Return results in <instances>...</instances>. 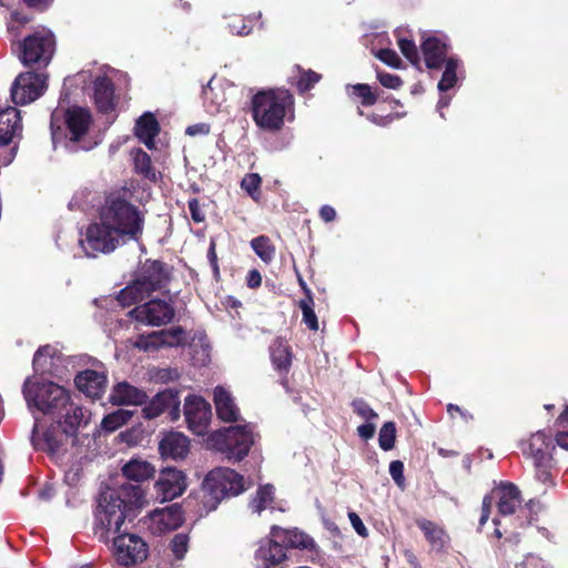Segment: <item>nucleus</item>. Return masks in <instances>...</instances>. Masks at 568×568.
I'll list each match as a JSON object with an SVG mask.
<instances>
[{
    "label": "nucleus",
    "instance_id": "1",
    "mask_svg": "<svg viewBox=\"0 0 568 568\" xmlns=\"http://www.w3.org/2000/svg\"><path fill=\"white\" fill-rule=\"evenodd\" d=\"M143 491L135 485H123L119 490L106 489L100 494L95 510L94 534L100 541H108L118 534L132 507H140Z\"/></svg>",
    "mask_w": 568,
    "mask_h": 568
},
{
    "label": "nucleus",
    "instance_id": "2",
    "mask_svg": "<svg viewBox=\"0 0 568 568\" xmlns=\"http://www.w3.org/2000/svg\"><path fill=\"white\" fill-rule=\"evenodd\" d=\"M251 113L258 129L277 132L293 119V95L284 89L261 90L251 99Z\"/></svg>",
    "mask_w": 568,
    "mask_h": 568
},
{
    "label": "nucleus",
    "instance_id": "3",
    "mask_svg": "<svg viewBox=\"0 0 568 568\" xmlns=\"http://www.w3.org/2000/svg\"><path fill=\"white\" fill-rule=\"evenodd\" d=\"M100 219L125 242L138 241L143 232L144 214L130 202L125 190L113 192L105 199Z\"/></svg>",
    "mask_w": 568,
    "mask_h": 568
},
{
    "label": "nucleus",
    "instance_id": "4",
    "mask_svg": "<svg viewBox=\"0 0 568 568\" xmlns=\"http://www.w3.org/2000/svg\"><path fill=\"white\" fill-rule=\"evenodd\" d=\"M92 124V116L88 109L81 106L69 108L64 113L53 111L51 114L52 142L57 145L60 142L81 143L80 148L89 150L87 136Z\"/></svg>",
    "mask_w": 568,
    "mask_h": 568
},
{
    "label": "nucleus",
    "instance_id": "5",
    "mask_svg": "<svg viewBox=\"0 0 568 568\" xmlns=\"http://www.w3.org/2000/svg\"><path fill=\"white\" fill-rule=\"evenodd\" d=\"M22 393L29 409L36 408L54 417L68 408L69 393L53 382L40 379L37 376L28 377Z\"/></svg>",
    "mask_w": 568,
    "mask_h": 568
},
{
    "label": "nucleus",
    "instance_id": "6",
    "mask_svg": "<svg viewBox=\"0 0 568 568\" xmlns=\"http://www.w3.org/2000/svg\"><path fill=\"white\" fill-rule=\"evenodd\" d=\"M168 282V267L160 261L146 260L135 280L119 292L116 300L122 306L140 303L151 292L164 287Z\"/></svg>",
    "mask_w": 568,
    "mask_h": 568
},
{
    "label": "nucleus",
    "instance_id": "7",
    "mask_svg": "<svg viewBox=\"0 0 568 568\" xmlns=\"http://www.w3.org/2000/svg\"><path fill=\"white\" fill-rule=\"evenodd\" d=\"M257 434L253 424L235 425L222 428L210 435L212 448L231 462H241L254 445Z\"/></svg>",
    "mask_w": 568,
    "mask_h": 568
},
{
    "label": "nucleus",
    "instance_id": "8",
    "mask_svg": "<svg viewBox=\"0 0 568 568\" xmlns=\"http://www.w3.org/2000/svg\"><path fill=\"white\" fill-rule=\"evenodd\" d=\"M203 490L207 498L204 504L213 510L224 497L237 496L245 490L244 478L231 468L217 467L206 475Z\"/></svg>",
    "mask_w": 568,
    "mask_h": 568
},
{
    "label": "nucleus",
    "instance_id": "9",
    "mask_svg": "<svg viewBox=\"0 0 568 568\" xmlns=\"http://www.w3.org/2000/svg\"><path fill=\"white\" fill-rule=\"evenodd\" d=\"M18 57L23 65H48L55 50L51 30L41 27L18 43Z\"/></svg>",
    "mask_w": 568,
    "mask_h": 568
},
{
    "label": "nucleus",
    "instance_id": "10",
    "mask_svg": "<svg viewBox=\"0 0 568 568\" xmlns=\"http://www.w3.org/2000/svg\"><path fill=\"white\" fill-rule=\"evenodd\" d=\"M124 243L126 242L121 235L101 220L90 224L84 235L79 239V245L88 257L111 253Z\"/></svg>",
    "mask_w": 568,
    "mask_h": 568
},
{
    "label": "nucleus",
    "instance_id": "11",
    "mask_svg": "<svg viewBox=\"0 0 568 568\" xmlns=\"http://www.w3.org/2000/svg\"><path fill=\"white\" fill-rule=\"evenodd\" d=\"M174 307L163 298H153L135 306L129 315L136 322L149 326H162L174 317Z\"/></svg>",
    "mask_w": 568,
    "mask_h": 568
},
{
    "label": "nucleus",
    "instance_id": "12",
    "mask_svg": "<svg viewBox=\"0 0 568 568\" xmlns=\"http://www.w3.org/2000/svg\"><path fill=\"white\" fill-rule=\"evenodd\" d=\"M45 89L44 73L24 72L16 78L11 87V98L16 104L26 105L39 99Z\"/></svg>",
    "mask_w": 568,
    "mask_h": 568
},
{
    "label": "nucleus",
    "instance_id": "13",
    "mask_svg": "<svg viewBox=\"0 0 568 568\" xmlns=\"http://www.w3.org/2000/svg\"><path fill=\"white\" fill-rule=\"evenodd\" d=\"M113 556L123 566L142 562L148 557V545L139 536L119 535L113 539Z\"/></svg>",
    "mask_w": 568,
    "mask_h": 568
},
{
    "label": "nucleus",
    "instance_id": "14",
    "mask_svg": "<svg viewBox=\"0 0 568 568\" xmlns=\"http://www.w3.org/2000/svg\"><path fill=\"white\" fill-rule=\"evenodd\" d=\"M184 416L187 428L195 435H203L211 420V405L200 396L189 395L184 400Z\"/></svg>",
    "mask_w": 568,
    "mask_h": 568
},
{
    "label": "nucleus",
    "instance_id": "15",
    "mask_svg": "<svg viewBox=\"0 0 568 568\" xmlns=\"http://www.w3.org/2000/svg\"><path fill=\"white\" fill-rule=\"evenodd\" d=\"M67 434L61 430L60 425H51L43 428L36 419L31 442L37 450H42L51 456H57L61 453Z\"/></svg>",
    "mask_w": 568,
    "mask_h": 568
},
{
    "label": "nucleus",
    "instance_id": "16",
    "mask_svg": "<svg viewBox=\"0 0 568 568\" xmlns=\"http://www.w3.org/2000/svg\"><path fill=\"white\" fill-rule=\"evenodd\" d=\"M180 404L179 393L174 389H165L158 393L150 402H145L142 413L144 418L153 419L168 412L171 420L175 422L180 418Z\"/></svg>",
    "mask_w": 568,
    "mask_h": 568
},
{
    "label": "nucleus",
    "instance_id": "17",
    "mask_svg": "<svg viewBox=\"0 0 568 568\" xmlns=\"http://www.w3.org/2000/svg\"><path fill=\"white\" fill-rule=\"evenodd\" d=\"M186 477L182 470L173 467L163 468L155 481L158 498L164 503L180 497L186 489Z\"/></svg>",
    "mask_w": 568,
    "mask_h": 568
},
{
    "label": "nucleus",
    "instance_id": "18",
    "mask_svg": "<svg viewBox=\"0 0 568 568\" xmlns=\"http://www.w3.org/2000/svg\"><path fill=\"white\" fill-rule=\"evenodd\" d=\"M183 524L182 509L178 504L153 510L148 517V528L154 535L174 530Z\"/></svg>",
    "mask_w": 568,
    "mask_h": 568
},
{
    "label": "nucleus",
    "instance_id": "19",
    "mask_svg": "<svg viewBox=\"0 0 568 568\" xmlns=\"http://www.w3.org/2000/svg\"><path fill=\"white\" fill-rule=\"evenodd\" d=\"M183 331L181 328L162 329L148 335H140L133 346L144 351L154 352L161 347L178 346L182 342Z\"/></svg>",
    "mask_w": 568,
    "mask_h": 568
},
{
    "label": "nucleus",
    "instance_id": "20",
    "mask_svg": "<svg viewBox=\"0 0 568 568\" xmlns=\"http://www.w3.org/2000/svg\"><path fill=\"white\" fill-rule=\"evenodd\" d=\"M521 452L531 458L534 464L551 462V452L555 449L552 439L542 430L532 434L528 439L520 443Z\"/></svg>",
    "mask_w": 568,
    "mask_h": 568
},
{
    "label": "nucleus",
    "instance_id": "21",
    "mask_svg": "<svg viewBox=\"0 0 568 568\" xmlns=\"http://www.w3.org/2000/svg\"><path fill=\"white\" fill-rule=\"evenodd\" d=\"M488 497H491V501L496 500L503 516L513 515L523 501L519 488L513 483H500Z\"/></svg>",
    "mask_w": 568,
    "mask_h": 568
},
{
    "label": "nucleus",
    "instance_id": "22",
    "mask_svg": "<svg viewBox=\"0 0 568 568\" xmlns=\"http://www.w3.org/2000/svg\"><path fill=\"white\" fill-rule=\"evenodd\" d=\"M286 558L284 546L271 534L270 538L262 541L256 550V559L260 562V568H282L281 565Z\"/></svg>",
    "mask_w": 568,
    "mask_h": 568
},
{
    "label": "nucleus",
    "instance_id": "23",
    "mask_svg": "<svg viewBox=\"0 0 568 568\" xmlns=\"http://www.w3.org/2000/svg\"><path fill=\"white\" fill-rule=\"evenodd\" d=\"M106 375L104 371L85 369L77 374L75 386L85 396L99 398L106 387Z\"/></svg>",
    "mask_w": 568,
    "mask_h": 568
},
{
    "label": "nucleus",
    "instance_id": "24",
    "mask_svg": "<svg viewBox=\"0 0 568 568\" xmlns=\"http://www.w3.org/2000/svg\"><path fill=\"white\" fill-rule=\"evenodd\" d=\"M190 449V440L182 433L171 432L159 443V452L163 458L182 459Z\"/></svg>",
    "mask_w": 568,
    "mask_h": 568
},
{
    "label": "nucleus",
    "instance_id": "25",
    "mask_svg": "<svg viewBox=\"0 0 568 568\" xmlns=\"http://www.w3.org/2000/svg\"><path fill=\"white\" fill-rule=\"evenodd\" d=\"M110 400L119 406H139L148 400V395L144 390L126 382H121L113 386Z\"/></svg>",
    "mask_w": 568,
    "mask_h": 568
},
{
    "label": "nucleus",
    "instance_id": "26",
    "mask_svg": "<svg viewBox=\"0 0 568 568\" xmlns=\"http://www.w3.org/2000/svg\"><path fill=\"white\" fill-rule=\"evenodd\" d=\"M93 99L100 112L109 114L114 111V88L113 83L106 75H99L94 79Z\"/></svg>",
    "mask_w": 568,
    "mask_h": 568
},
{
    "label": "nucleus",
    "instance_id": "27",
    "mask_svg": "<svg viewBox=\"0 0 568 568\" xmlns=\"http://www.w3.org/2000/svg\"><path fill=\"white\" fill-rule=\"evenodd\" d=\"M213 395L219 418L226 423L236 422L240 417V409L231 393L223 386H216Z\"/></svg>",
    "mask_w": 568,
    "mask_h": 568
},
{
    "label": "nucleus",
    "instance_id": "28",
    "mask_svg": "<svg viewBox=\"0 0 568 568\" xmlns=\"http://www.w3.org/2000/svg\"><path fill=\"white\" fill-rule=\"evenodd\" d=\"M271 535L277 538L284 548L313 549L315 546L313 538L298 529H283L280 526H272Z\"/></svg>",
    "mask_w": 568,
    "mask_h": 568
},
{
    "label": "nucleus",
    "instance_id": "29",
    "mask_svg": "<svg viewBox=\"0 0 568 568\" xmlns=\"http://www.w3.org/2000/svg\"><path fill=\"white\" fill-rule=\"evenodd\" d=\"M422 52L426 67L428 69H436L440 67L445 59L447 45L443 39L436 36H427L422 42Z\"/></svg>",
    "mask_w": 568,
    "mask_h": 568
},
{
    "label": "nucleus",
    "instance_id": "30",
    "mask_svg": "<svg viewBox=\"0 0 568 568\" xmlns=\"http://www.w3.org/2000/svg\"><path fill=\"white\" fill-rule=\"evenodd\" d=\"M21 131L20 112L9 106L0 111V145L9 144Z\"/></svg>",
    "mask_w": 568,
    "mask_h": 568
},
{
    "label": "nucleus",
    "instance_id": "31",
    "mask_svg": "<svg viewBox=\"0 0 568 568\" xmlns=\"http://www.w3.org/2000/svg\"><path fill=\"white\" fill-rule=\"evenodd\" d=\"M159 123L151 113H144L135 123V135L148 149L154 148V138L159 133Z\"/></svg>",
    "mask_w": 568,
    "mask_h": 568
},
{
    "label": "nucleus",
    "instance_id": "32",
    "mask_svg": "<svg viewBox=\"0 0 568 568\" xmlns=\"http://www.w3.org/2000/svg\"><path fill=\"white\" fill-rule=\"evenodd\" d=\"M122 474L129 480L141 483L154 476L155 467L148 460L133 458L122 467Z\"/></svg>",
    "mask_w": 568,
    "mask_h": 568
},
{
    "label": "nucleus",
    "instance_id": "33",
    "mask_svg": "<svg viewBox=\"0 0 568 568\" xmlns=\"http://www.w3.org/2000/svg\"><path fill=\"white\" fill-rule=\"evenodd\" d=\"M416 524L433 549L439 551L447 546L449 537L439 525L427 519H418Z\"/></svg>",
    "mask_w": 568,
    "mask_h": 568
},
{
    "label": "nucleus",
    "instance_id": "34",
    "mask_svg": "<svg viewBox=\"0 0 568 568\" xmlns=\"http://www.w3.org/2000/svg\"><path fill=\"white\" fill-rule=\"evenodd\" d=\"M55 361V349L53 347L50 345L40 347L33 357V368L36 374L53 375Z\"/></svg>",
    "mask_w": 568,
    "mask_h": 568
},
{
    "label": "nucleus",
    "instance_id": "35",
    "mask_svg": "<svg viewBox=\"0 0 568 568\" xmlns=\"http://www.w3.org/2000/svg\"><path fill=\"white\" fill-rule=\"evenodd\" d=\"M273 365L278 371H287L292 363V354L287 343L277 338L270 347Z\"/></svg>",
    "mask_w": 568,
    "mask_h": 568
},
{
    "label": "nucleus",
    "instance_id": "36",
    "mask_svg": "<svg viewBox=\"0 0 568 568\" xmlns=\"http://www.w3.org/2000/svg\"><path fill=\"white\" fill-rule=\"evenodd\" d=\"M53 418H57L59 423L63 420L71 428H74L87 423L88 412L82 407L74 405L69 399L68 408H65L62 414L55 415Z\"/></svg>",
    "mask_w": 568,
    "mask_h": 568
},
{
    "label": "nucleus",
    "instance_id": "37",
    "mask_svg": "<svg viewBox=\"0 0 568 568\" xmlns=\"http://www.w3.org/2000/svg\"><path fill=\"white\" fill-rule=\"evenodd\" d=\"M135 171L150 181H156V172L152 166L151 158L141 149L133 151Z\"/></svg>",
    "mask_w": 568,
    "mask_h": 568
},
{
    "label": "nucleus",
    "instance_id": "38",
    "mask_svg": "<svg viewBox=\"0 0 568 568\" xmlns=\"http://www.w3.org/2000/svg\"><path fill=\"white\" fill-rule=\"evenodd\" d=\"M274 499V487L272 485L261 486L255 497L250 503V508L253 513L261 514L264 509L268 508Z\"/></svg>",
    "mask_w": 568,
    "mask_h": 568
},
{
    "label": "nucleus",
    "instance_id": "39",
    "mask_svg": "<svg viewBox=\"0 0 568 568\" xmlns=\"http://www.w3.org/2000/svg\"><path fill=\"white\" fill-rule=\"evenodd\" d=\"M346 92L349 97L361 99V103L365 106L374 105L377 101L376 94L368 84H347Z\"/></svg>",
    "mask_w": 568,
    "mask_h": 568
},
{
    "label": "nucleus",
    "instance_id": "40",
    "mask_svg": "<svg viewBox=\"0 0 568 568\" xmlns=\"http://www.w3.org/2000/svg\"><path fill=\"white\" fill-rule=\"evenodd\" d=\"M132 417V413L126 409H116L115 412L106 415L102 422L101 427L106 432H114Z\"/></svg>",
    "mask_w": 568,
    "mask_h": 568
},
{
    "label": "nucleus",
    "instance_id": "41",
    "mask_svg": "<svg viewBox=\"0 0 568 568\" xmlns=\"http://www.w3.org/2000/svg\"><path fill=\"white\" fill-rule=\"evenodd\" d=\"M251 246L255 254L265 263L273 261L275 255V247L266 236H257L251 241Z\"/></svg>",
    "mask_w": 568,
    "mask_h": 568
},
{
    "label": "nucleus",
    "instance_id": "42",
    "mask_svg": "<svg viewBox=\"0 0 568 568\" xmlns=\"http://www.w3.org/2000/svg\"><path fill=\"white\" fill-rule=\"evenodd\" d=\"M457 67H458V60H456L454 58H449L446 61V67H445L444 73L438 83V90L440 92H446L449 89L455 87V84L457 82Z\"/></svg>",
    "mask_w": 568,
    "mask_h": 568
},
{
    "label": "nucleus",
    "instance_id": "43",
    "mask_svg": "<svg viewBox=\"0 0 568 568\" xmlns=\"http://www.w3.org/2000/svg\"><path fill=\"white\" fill-rule=\"evenodd\" d=\"M305 292L307 293V298L302 300L300 302V307L303 313V322L306 324V326L312 331L318 329V322L317 316L313 310V298L311 296L310 290L305 288Z\"/></svg>",
    "mask_w": 568,
    "mask_h": 568
},
{
    "label": "nucleus",
    "instance_id": "44",
    "mask_svg": "<svg viewBox=\"0 0 568 568\" xmlns=\"http://www.w3.org/2000/svg\"><path fill=\"white\" fill-rule=\"evenodd\" d=\"M396 426L393 422L385 423L378 434V444L383 450H390L395 445Z\"/></svg>",
    "mask_w": 568,
    "mask_h": 568
},
{
    "label": "nucleus",
    "instance_id": "45",
    "mask_svg": "<svg viewBox=\"0 0 568 568\" xmlns=\"http://www.w3.org/2000/svg\"><path fill=\"white\" fill-rule=\"evenodd\" d=\"M203 103L209 113H215L220 110L222 100L217 98L214 89L211 87V82L202 90Z\"/></svg>",
    "mask_w": 568,
    "mask_h": 568
},
{
    "label": "nucleus",
    "instance_id": "46",
    "mask_svg": "<svg viewBox=\"0 0 568 568\" xmlns=\"http://www.w3.org/2000/svg\"><path fill=\"white\" fill-rule=\"evenodd\" d=\"M170 547L176 559L184 558L189 549V536L186 534H176L172 538Z\"/></svg>",
    "mask_w": 568,
    "mask_h": 568
},
{
    "label": "nucleus",
    "instance_id": "47",
    "mask_svg": "<svg viewBox=\"0 0 568 568\" xmlns=\"http://www.w3.org/2000/svg\"><path fill=\"white\" fill-rule=\"evenodd\" d=\"M398 47L402 53L414 65H418L420 62L418 49L414 41L408 39H399Z\"/></svg>",
    "mask_w": 568,
    "mask_h": 568
},
{
    "label": "nucleus",
    "instance_id": "48",
    "mask_svg": "<svg viewBox=\"0 0 568 568\" xmlns=\"http://www.w3.org/2000/svg\"><path fill=\"white\" fill-rule=\"evenodd\" d=\"M321 74L316 73L315 71L304 70L301 72V75L297 80V89L301 92L308 91L321 80Z\"/></svg>",
    "mask_w": 568,
    "mask_h": 568
},
{
    "label": "nucleus",
    "instance_id": "49",
    "mask_svg": "<svg viewBox=\"0 0 568 568\" xmlns=\"http://www.w3.org/2000/svg\"><path fill=\"white\" fill-rule=\"evenodd\" d=\"M352 406L354 412L367 422L378 417L377 413L363 399H354Z\"/></svg>",
    "mask_w": 568,
    "mask_h": 568
},
{
    "label": "nucleus",
    "instance_id": "50",
    "mask_svg": "<svg viewBox=\"0 0 568 568\" xmlns=\"http://www.w3.org/2000/svg\"><path fill=\"white\" fill-rule=\"evenodd\" d=\"M260 185L261 178L256 173L246 174L241 182L242 189L245 190L254 199L258 192Z\"/></svg>",
    "mask_w": 568,
    "mask_h": 568
},
{
    "label": "nucleus",
    "instance_id": "51",
    "mask_svg": "<svg viewBox=\"0 0 568 568\" xmlns=\"http://www.w3.org/2000/svg\"><path fill=\"white\" fill-rule=\"evenodd\" d=\"M376 57L385 64L392 68H399L402 60L398 54L392 49H382L376 53Z\"/></svg>",
    "mask_w": 568,
    "mask_h": 568
},
{
    "label": "nucleus",
    "instance_id": "52",
    "mask_svg": "<svg viewBox=\"0 0 568 568\" xmlns=\"http://www.w3.org/2000/svg\"><path fill=\"white\" fill-rule=\"evenodd\" d=\"M389 475L398 487L404 488V464L400 460H393L389 464Z\"/></svg>",
    "mask_w": 568,
    "mask_h": 568
},
{
    "label": "nucleus",
    "instance_id": "53",
    "mask_svg": "<svg viewBox=\"0 0 568 568\" xmlns=\"http://www.w3.org/2000/svg\"><path fill=\"white\" fill-rule=\"evenodd\" d=\"M377 79H378L379 83L387 89L396 90L403 84L399 77H397L395 74L387 73V72L378 71Z\"/></svg>",
    "mask_w": 568,
    "mask_h": 568
},
{
    "label": "nucleus",
    "instance_id": "54",
    "mask_svg": "<svg viewBox=\"0 0 568 568\" xmlns=\"http://www.w3.org/2000/svg\"><path fill=\"white\" fill-rule=\"evenodd\" d=\"M192 351H193V359L201 364V365H204L206 364V362L209 361L210 358V347L207 344H204L201 342L200 344V347L201 349L200 351H196V347H197V344H192Z\"/></svg>",
    "mask_w": 568,
    "mask_h": 568
},
{
    "label": "nucleus",
    "instance_id": "55",
    "mask_svg": "<svg viewBox=\"0 0 568 568\" xmlns=\"http://www.w3.org/2000/svg\"><path fill=\"white\" fill-rule=\"evenodd\" d=\"M534 465L536 467L537 479L544 484L551 483V474L549 470L551 462L540 463V465H538V464H534Z\"/></svg>",
    "mask_w": 568,
    "mask_h": 568
},
{
    "label": "nucleus",
    "instance_id": "56",
    "mask_svg": "<svg viewBox=\"0 0 568 568\" xmlns=\"http://www.w3.org/2000/svg\"><path fill=\"white\" fill-rule=\"evenodd\" d=\"M348 518H349V521H351L354 530L359 536L366 537L368 535L367 528L365 527L364 523L362 521V519L359 518V516L356 513H354V511L348 513Z\"/></svg>",
    "mask_w": 568,
    "mask_h": 568
},
{
    "label": "nucleus",
    "instance_id": "57",
    "mask_svg": "<svg viewBox=\"0 0 568 568\" xmlns=\"http://www.w3.org/2000/svg\"><path fill=\"white\" fill-rule=\"evenodd\" d=\"M518 568H550L545 564V561L537 556L529 555L527 556Z\"/></svg>",
    "mask_w": 568,
    "mask_h": 568
},
{
    "label": "nucleus",
    "instance_id": "58",
    "mask_svg": "<svg viewBox=\"0 0 568 568\" xmlns=\"http://www.w3.org/2000/svg\"><path fill=\"white\" fill-rule=\"evenodd\" d=\"M189 210L194 222L199 223L204 221L205 215L202 212L199 201L196 199H191L189 201Z\"/></svg>",
    "mask_w": 568,
    "mask_h": 568
},
{
    "label": "nucleus",
    "instance_id": "59",
    "mask_svg": "<svg viewBox=\"0 0 568 568\" xmlns=\"http://www.w3.org/2000/svg\"><path fill=\"white\" fill-rule=\"evenodd\" d=\"M491 497L485 496L481 505V515L479 519V525L483 526L489 518L490 507H491Z\"/></svg>",
    "mask_w": 568,
    "mask_h": 568
},
{
    "label": "nucleus",
    "instance_id": "60",
    "mask_svg": "<svg viewBox=\"0 0 568 568\" xmlns=\"http://www.w3.org/2000/svg\"><path fill=\"white\" fill-rule=\"evenodd\" d=\"M357 433L363 439H369L375 434V425L372 423L363 424L358 426Z\"/></svg>",
    "mask_w": 568,
    "mask_h": 568
},
{
    "label": "nucleus",
    "instance_id": "61",
    "mask_svg": "<svg viewBox=\"0 0 568 568\" xmlns=\"http://www.w3.org/2000/svg\"><path fill=\"white\" fill-rule=\"evenodd\" d=\"M320 216L324 222H332L336 217V211L331 205H323L320 210Z\"/></svg>",
    "mask_w": 568,
    "mask_h": 568
},
{
    "label": "nucleus",
    "instance_id": "62",
    "mask_svg": "<svg viewBox=\"0 0 568 568\" xmlns=\"http://www.w3.org/2000/svg\"><path fill=\"white\" fill-rule=\"evenodd\" d=\"M556 443L561 448L568 450V428H560V430H558Z\"/></svg>",
    "mask_w": 568,
    "mask_h": 568
},
{
    "label": "nucleus",
    "instance_id": "63",
    "mask_svg": "<svg viewBox=\"0 0 568 568\" xmlns=\"http://www.w3.org/2000/svg\"><path fill=\"white\" fill-rule=\"evenodd\" d=\"M231 32L236 36H247L251 33L252 28L247 26L245 22H242L241 26H236L235 23L230 24Z\"/></svg>",
    "mask_w": 568,
    "mask_h": 568
},
{
    "label": "nucleus",
    "instance_id": "64",
    "mask_svg": "<svg viewBox=\"0 0 568 568\" xmlns=\"http://www.w3.org/2000/svg\"><path fill=\"white\" fill-rule=\"evenodd\" d=\"M262 277L261 274L256 270H252L248 272L247 276V285L252 288H255L261 285Z\"/></svg>",
    "mask_w": 568,
    "mask_h": 568
}]
</instances>
